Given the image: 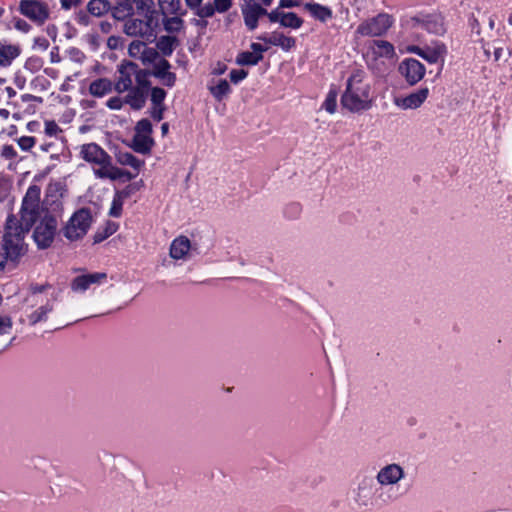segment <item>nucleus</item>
<instances>
[{"mask_svg":"<svg viewBox=\"0 0 512 512\" xmlns=\"http://www.w3.org/2000/svg\"><path fill=\"white\" fill-rule=\"evenodd\" d=\"M262 59V54L243 51L237 55L236 63L240 66H252L258 64Z\"/></svg>","mask_w":512,"mask_h":512,"instance_id":"28","label":"nucleus"},{"mask_svg":"<svg viewBox=\"0 0 512 512\" xmlns=\"http://www.w3.org/2000/svg\"><path fill=\"white\" fill-rule=\"evenodd\" d=\"M259 40L273 46H279L285 51H289L296 44V40L293 37L285 36L282 33H272L270 37L259 36Z\"/></svg>","mask_w":512,"mask_h":512,"instance_id":"20","label":"nucleus"},{"mask_svg":"<svg viewBox=\"0 0 512 512\" xmlns=\"http://www.w3.org/2000/svg\"><path fill=\"white\" fill-rule=\"evenodd\" d=\"M429 95V89L427 87L420 88L419 90L410 93L405 97H397L394 99V104L404 110L417 109L427 99Z\"/></svg>","mask_w":512,"mask_h":512,"instance_id":"16","label":"nucleus"},{"mask_svg":"<svg viewBox=\"0 0 512 512\" xmlns=\"http://www.w3.org/2000/svg\"><path fill=\"white\" fill-rule=\"evenodd\" d=\"M91 220L92 217L88 209H79L71 216L63 228V235L70 241L81 239L86 235L91 225Z\"/></svg>","mask_w":512,"mask_h":512,"instance_id":"7","label":"nucleus"},{"mask_svg":"<svg viewBox=\"0 0 512 512\" xmlns=\"http://www.w3.org/2000/svg\"><path fill=\"white\" fill-rule=\"evenodd\" d=\"M115 20L122 22V31L128 35V0H116V5L111 8Z\"/></svg>","mask_w":512,"mask_h":512,"instance_id":"21","label":"nucleus"},{"mask_svg":"<svg viewBox=\"0 0 512 512\" xmlns=\"http://www.w3.org/2000/svg\"><path fill=\"white\" fill-rule=\"evenodd\" d=\"M370 84L365 80L362 70L354 71L347 80L346 90L341 97V104L351 112L368 110L372 106Z\"/></svg>","mask_w":512,"mask_h":512,"instance_id":"2","label":"nucleus"},{"mask_svg":"<svg viewBox=\"0 0 512 512\" xmlns=\"http://www.w3.org/2000/svg\"><path fill=\"white\" fill-rule=\"evenodd\" d=\"M160 7L163 11L169 13H176L180 7V0H158Z\"/></svg>","mask_w":512,"mask_h":512,"instance_id":"38","label":"nucleus"},{"mask_svg":"<svg viewBox=\"0 0 512 512\" xmlns=\"http://www.w3.org/2000/svg\"><path fill=\"white\" fill-rule=\"evenodd\" d=\"M391 25V16L381 13L370 20L362 22L357 27V33L362 36H381L391 27Z\"/></svg>","mask_w":512,"mask_h":512,"instance_id":"11","label":"nucleus"},{"mask_svg":"<svg viewBox=\"0 0 512 512\" xmlns=\"http://www.w3.org/2000/svg\"><path fill=\"white\" fill-rule=\"evenodd\" d=\"M152 124L148 119H141L135 126V134L130 142V148L140 154H149L154 146Z\"/></svg>","mask_w":512,"mask_h":512,"instance_id":"8","label":"nucleus"},{"mask_svg":"<svg viewBox=\"0 0 512 512\" xmlns=\"http://www.w3.org/2000/svg\"><path fill=\"white\" fill-rule=\"evenodd\" d=\"M15 28L19 31L27 33L31 26L23 19H17L14 24Z\"/></svg>","mask_w":512,"mask_h":512,"instance_id":"54","label":"nucleus"},{"mask_svg":"<svg viewBox=\"0 0 512 512\" xmlns=\"http://www.w3.org/2000/svg\"><path fill=\"white\" fill-rule=\"evenodd\" d=\"M132 174L130 173V180L132 179ZM143 186V181L140 179L138 181L131 182L130 181V194L134 191L139 190Z\"/></svg>","mask_w":512,"mask_h":512,"instance_id":"59","label":"nucleus"},{"mask_svg":"<svg viewBox=\"0 0 512 512\" xmlns=\"http://www.w3.org/2000/svg\"><path fill=\"white\" fill-rule=\"evenodd\" d=\"M210 92L217 100H222L230 92V85L225 79H221L216 86L210 88Z\"/></svg>","mask_w":512,"mask_h":512,"instance_id":"31","label":"nucleus"},{"mask_svg":"<svg viewBox=\"0 0 512 512\" xmlns=\"http://www.w3.org/2000/svg\"><path fill=\"white\" fill-rule=\"evenodd\" d=\"M372 477H363L355 490L354 501L360 508H371L377 505H386L397 499V497L388 491H382V488Z\"/></svg>","mask_w":512,"mask_h":512,"instance_id":"4","label":"nucleus"},{"mask_svg":"<svg viewBox=\"0 0 512 512\" xmlns=\"http://www.w3.org/2000/svg\"><path fill=\"white\" fill-rule=\"evenodd\" d=\"M232 6V0H214L213 3H207L203 6V9L199 10L198 17L210 18L215 12L225 13Z\"/></svg>","mask_w":512,"mask_h":512,"instance_id":"19","label":"nucleus"},{"mask_svg":"<svg viewBox=\"0 0 512 512\" xmlns=\"http://www.w3.org/2000/svg\"><path fill=\"white\" fill-rule=\"evenodd\" d=\"M178 44V40L175 36H161L157 41V49L164 55V56H170L175 46Z\"/></svg>","mask_w":512,"mask_h":512,"instance_id":"26","label":"nucleus"},{"mask_svg":"<svg viewBox=\"0 0 512 512\" xmlns=\"http://www.w3.org/2000/svg\"><path fill=\"white\" fill-rule=\"evenodd\" d=\"M159 78L168 87H172L175 84V81H176V75L174 73H172V72H167V73L163 74Z\"/></svg>","mask_w":512,"mask_h":512,"instance_id":"50","label":"nucleus"},{"mask_svg":"<svg viewBox=\"0 0 512 512\" xmlns=\"http://www.w3.org/2000/svg\"><path fill=\"white\" fill-rule=\"evenodd\" d=\"M20 214L21 218L18 219L19 222L31 228L39 218V205L23 199Z\"/></svg>","mask_w":512,"mask_h":512,"instance_id":"18","label":"nucleus"},{"mask_svg":"<svg viewBox=\"0 0 512 512\" xmlns=\"http://www.w3.org/2000/svg\"><path fill=\"white\" fill-rule=\"evenodd\" d=\"M406 477L405 469L398 463H388L382 466L376 476L377 484L382 488V491L391 490L393 487H398L399 483Z\"/></svg>","mask_w":512,"mask_h":512,"instance_id":"9","label":"nucleus"},{"mask_svg":"<svg viewBox=\"0 0 512 512\" xmlns=\"http://www.w3.org/2000/svg\"><path fill=\"white\" fill-rule=\"evenodd\" d=\"M323 107L324 109L333 114L335 111H336V108H337V95L335 92H329V94L327 95L325 101H324V104H323Z\"/></svg>","mask_w":512,"mask_h":512,"instance_id":"39","label":"nucleus"},{"mask_svg":"<svg viewBox=\"0 0 512 512\" xmlns=\"http://www.w3.org/2000/svg\"><path fill=\"white\" fill-rule=\"evenodd\" d=\"M128 60L123 59L118 67V72L120 73V77L118 81L115 83V90L118 92H124L128 90Z\"/></svg>","mask_w":512,"mask_h":512,"instance_id":"29","label":"nucleus"},{"mask_svg":"<svg viewBox=\"0 0 512 512\" xmlns=\"http://www.w3.org/2000/svg\"><path fill=\"white\" fill-rule=\"evenodd\" d=\"M111 9L108 0H90L87 4V10L90 14L100 17Z\"/></svg>","mask_w":512,"mask_h":512,"instance_id":"27","label":"nucleus"},{"mask_svg":"<svg viewBox=\"0 0 512 512\" xmlns=\"http://www.w3.org/2000/svg\"><path fill=\"white\" fill-rule=\"evenodd\" d=\"M35 45L39 46L43 50H46L49 47V42L44 37H38L35 39Z\"/></svg>","mask_w":512,"mask_h":512,"instance_id":"60","label":"nucleus"},{"mask_svg":"<svg viewBox=\"0 0 512 512\" xmlns=\"http://www.w3.org/2000/svg\"><path fill=\"white\" fill-rule=\"evenodd\" d=\"M107 237H108V234H106V232L104 234L98 232V233H96L94 235V242L95 243H100L101 241H103Z\"/></svg>","mask_w":512,"mask_h":512,"instance_id":"64","label":"nucleus"},{"mask_svg":"<svg viewBox=\"0 0 512 512\" xmlns=\"http://www.w3.org/2000/svg\"><path fill=\"white\" fill-rule=\"evenodd\" d=\"M79 3H80V0H61L62 8L66 9V10L77 6Z\"/></svg>","mask_w":512,"mask_h":512,"instance_id":"58","label":"nucleus"},{"mask_svg":"<svg viewBox=\"0 0 512 512\" xmlns=\"http://www.w3.org/2000/svg\"><path fill=\"white\" fill-rule=\"evenodd\" d=\"M148 95V91L143 88H133L130 85V107L133 109H141Z\"/></svg>","mask_w":512,"mask_h":512,"instance_id":"25","label":"nucleus"},{"mask_svg":"<svg viewBox=\"0 0 512 512\" xmlns=\"http://www.w3.org/2000/svg\"><path fill=\"white\" fill-rule=\"evenodd\" d=\"M35 144L34 137L31 136H22L18 140V145L24 151L30 150Z\"/></svg>","mask_w":512,"mask_h":512,"instance_id":"44","label":"nucleus"},{"mask_svg":"<svg viewBox=\"0 0 512 512\" xmlns=\"http://www.w3.org/2000/svg\"><path fill=\"white\" fill-rule=\"evenodd\" d=\"M124 103H128V95L124 98L112 97L107 101V106L112 110H119Z\"/></svg>","mask_w":512,"mask_h":512,"instance_id":"42","label":"nucleus"},{"mask_svg":"<svg viewBox=\"0 0 512 512\" xmlns=\"http://www.w3.org/2000/svg\"><path fill=\"white\" fill-rule=\"evenodd\" d=\"M280 24L283 27L298 29L302 26L303 20L294 12L282 13Z\"/></svg>","mask_w":512,"mask_h":512,"instance_id":"30","label":"nucleus"},{"mask_svg":"<svg viewBox=\"0 0 512 512\" xmlns=\"http://www.w3.org/2000/svg\"><path fill=\"white\" fill-rule=\"evenodd\" d=\"M55 145L53 143H45L43 145H41V150L47 152V153H51L50 155V158L51 159H58L59 158V154L55 151L54 149Z\"/></svg>","mask_w":512,"mask_h":512,"instance_id":"53","label":"nucleus"},{"mask_svg":"<svg viewBox=\"0 0 512 512\" xmlns=\"http://www.w3.org/2000/svg\"><path fill=\"white\" fill-rule=\"evenodd\" d=\"M299 3L295 0H280L279 8H292L298 6Z\"/></svg>","mask_w":512,"mask_h":512,"instance_id":"57","label":"nucleus"},{"mask_svg":"<svg viewBox=\"0 0 512 512\" xmlns=\"http://www.w3.org/2000/svg\"><path fill=\"white\" fill-rule=\"evenodd\" d=\"M242 14L247 28L255 30L258 26V19L267 14V10L258 3H250L242 9Z\"/></svg>","mask_w":512,"mask_h":512,"instance_id":"17","label":"nucleus"},{"mask_svg":"<svg viewBox=\"0 0 512 512\" xmlns=\"http://www.w3.org/2000/svg\"><path fill=\"white\" fill-rule=\"evenodd\" d=\"M21 100L23 102H30V101H37L39 103L42 102V98L41 97H38V96H34V95H31V94H23L21 96Z\"/></svg>","mask_w":512,"mask_h":512,"instance_id":"61","label":"nucleus"},{"mask_svg":"<svg viewBox=\"0 0 512 512\" xmlns=\"http://www.w3.org/2000/svg\"><path fill=\"white\" fill-rule=\"evenodd\" d=\"M123 44L124 39L118 36H110L107 41V46L112 50L122 47Z\"/></svg>","mask_w":512,"mask_h":512,"instance_id":"47","label":"nucleus"},{"mask_svg":"<svg viewBox=\"0 0 512 512\" xmlns=\"http://www.w3.org/2000/svg\"><path fill=\"white\" fill-rule=\"evenodd\" d=\"M164 29L169 32H179L183 28V20L179 17L167 18L164 21Z\"/></svg>","mask_w":512,"mask_h":512,"instance_id":"34","label":"nucleus"},{"mask_svg":"<svg viewBox=\"0 0 512 512\" xmlns=\"http://www.w3.org/2000/svg\"><path fill=\"white\" fill-rule=\"evenodd\" d=\"M61 128L55 121H46L45 122V133L49 136H56L59 132H61Z\"/></svg>","mask_w":512,"mask_h":512,"instance_id":"46","label":"nucleus"},{"mask_svg":"<svg viewBox=\"0 0 512 512\" xmlns=\"http://www.w3.org/2000/svg\"><path fill=\"white\" fill-rule=\"evenodd\" d=\"M166 97V92L164 89L159 87H154L151 90V102L153 105L163 106V101Z\"/></svg>","mask_w":512,"mask_h":512,"instance_id":"37","label":"nucleus"},{"mask_svg":"<svg viewBox=\"0 0 512 512\" xmlns=\"http://www.w3.org/2000/svg\"><path fill=\"white\" fill-rule=\"evenodd\" d=\"M1 155L5 159H14L17 156V152L12 145H4Z\"/></svg>","mask_w":512,"mask_h":512,"instance_id":"49","label":"nucleus"},{"mask_svg":"<svg viewBox=\"0 0 512 512\" xmlns=\"http://www.w3.org/2000/svg\"><path fill=\"white\" fill-rule=\"evenodd\" d=\"M113 84L109 79L100 78L93 81L89 86V92L95 97H102L112 91Z\"/></svg>","mask_w":512,"mask_h":512,"instance_id":"23","label":"nucleus"},{"mask_svg":"<svg viewBox=\"0 0 512 512\" xmlns=\"http://www.w3.org/2000/svg\"><path fill=\"white\" fill-rule=\"evenodd\" d=\"M283 12H279L278 9H275V10H272L271 12H268L267 11V14H265L270 22H280V19H281V15H282Z\"/></svg>","mask_w":512,"mask_h":512,"instance_id":"56","label":"nucleus"},{"mask_svg":"<svg viewBox=\"0 0 512 512\" xmlns=\"http://www.w3.org/2000/svg\"><path fill=\"white\" fill-rule=\"evenodd\" d=\"M248 73L244 69H233L230 74V80L233 83H238L239 81L245 79L247 77Z\"/></svg>","mask_w":512,"mask_h":512,"instance_id":"45","label":"nucleus"},{"mask_svg":"<svg viewBox=\"0 0 512 512\" xmlns=\"http://www.w3.org/2000/svg\"><path fill=\"white\" fill-rule=\"evenodd\" d=\"M144 165V160H140L136 158L135 156L130 154V167L136 170L137 172L139 169Z\"/></svg>","mask_w":512,"mask_h":512,"instance_id":"55","label":"nucleus"},{"mask_svg":"<svg viewBox=\"0 0 512 512\" xmlns=\"http://www.w3.org/2000/svg\"><path fill=\"white\" fill-rule=\"evenodd\" d=\"M164 106L153 105L151 110V116L156 121H161L163 119Z\"/></svg>","mask_w":512,"mask_h":512,"instance_id":"52","label":"nucleus"},{"mask_svg":"<svg viewBox=\"0 0 512 512\" xmlns=\"http://www.w3.org/2000/svg\"><path fill=\"white\" fill-rule=\"evenodd\" d=\"M89 286L92 284H99L107 278V274L104 272H96L90 274H84Z\"/></svg>","mask_w":512,"mask_h":512,"instance_id":"40","label":"nucleus"},{"mask_svg":"<svg viewBox=\"0 0 512 512\" xmlns=\"http://www.w3.org/2000/svg\"><path fill=\"white\" fill-rule=\"evenodd\" d=\"M85 275L77 276L71 282V289L74 292H84L89 288Z\"/></svg>","mask_w":512,"mask_h":512,"instance_id":"36","label":"nucleus"},{"mask_svg":"<svg viewBox=\"0 0 512 512\" xmlns=\"http://www.w3.org/2000/svg\"><path fill=\"white\" fill-rule=\"evenodd\" d=\"M19 10L31 21L42 25L50 15L48 5L40 0H21Z\"/></svg>","mask_w":512,"mask_h":512,"instance_id":"12","label":"nucleus"},{"mask_svg":"<svg viewBox=\"0 0 512 512\" xmlns=\"http://www.w3.org/2000/svg\"><path fill=\"white\" fill-rule=\"evenodd\" d=\"M29 230L16 216L7 217L3 240L0 242V269L4 268L8 260L15 262L26 253L25 235Z\"/></svg>","mask_w":512,"mask_h":512,"instance_id":"1","label":"nucleus"},{"mask_svg":"<svg viewBox=\"0 0 512 512\" xmlns=\"http://www.w3.org/2000/svg\"><path fill=\"white\" fill-rule=\"evenodd\" d=\"M39 197H40V190L37 186H31L27 190L24 199L27 201H31L34 203H37L39 205Z\"/></svg>","mask_w":512,"mask_h":512,"instance_id":"41","label":"nucleus"},{"mask_svg":"<svg viewBox=\"0 0 512 512\" xmlns=\"http://www.w3.org/2000/svg\"><path fill=\"white\" fill-rule=\"evenodd\" d=\"M304 8L311 13V15L321 21L326 22L328 19L332 18V10L318 3H306Z\"/></svg>","mask_w":512,"mask_h":512,"instance_id":"22","label":"nucleus"},{"mask_svg":"<svg viewBox=\"0 0 512 512\" xmlns=\"http://www.w3.org/2000/svg\"><path fill=\"white\" fill-rule=\"evenodd\" d=\"M121 195L118 196V198H114L111 209H110V215L117 217L120 215L121 209H122V202L120 201Z\"/></svg>","mask_w":512,"mask_h":512,"instance_id":"48","label":"nucleus"},{"mask_svg":"<svg viewBox=\"0 0 512 512\" xmlns=\"http://www.w3.org/2000/svg\"><path fill=\"white\" fill-rule=\"evenodd\" d=\"M250 48L252 49L253 53H259V54H262V55H263V52H265L267 50V47H263L259 43H252L250 45Z\"/></svg>","mask_w":512,"mask_h":512,"instance_id":"62","label":"nucleus"},{"mask_svg":"<svg viewBox=\"0 0 512 512\" xmlns=\"http://www.w3.org/2000/svg\"><path fill=\"white\" fill-rule=\"evenodd\" d=\"M20 53V49L16 45L0 43V66H7Z\"/></svg>","mask_w":512,"mask_h":512,"instance_id":"24","label":"nucleus"},{"mask_svg":"<svg viewBox=\"0 0 512 512\" xmlns=\"http://www.w3.org/2000/svg\"><path fill=\"white\" fill-rule=\"evenodd\" d=\"M417 54L428 61L429 63H437L440 60L441 54L439 49H420L417 48Z\"/></svg>","mask_w":512,"mask_h":512,"instance_id":"33","label":"nucleus"},{"mask_svg":"<svg viewBox=\"0 0 512 512\" xmlns=\"http://www.w3.org/2000/svg\"><path fill=\"white\" fill-rule=\"evenodd\" d=\"M203 0H185L187 7L195 12L198 16L199 10L203 9L201 6Z\"/></svg>","mask_w":512,"mask_h":512,"instance_id":"51","label":"nucleus"},{"mask_svg":"<svg viewBox=\"0 0 512 512\" xmlns=\"http://www.w3.org/2000/svg\"><path fill=\"white\" fill-rule=\"evenodd\" d=\"M81 156L85 161L99 165L95 174L100 178L117 180L128 175L124 170L112 166L110 156L95 143L84 144L81 147Z\"/></svg>","mask_w":512,"mask_h":512,"instance_id":"5","label":"nucleus"},{"mask_svg":"<svg viewBox=\"0 0 512 512\" xmlns=\"http://www.w3.org/2000/svg\"><path fill=\"white\" fill-rule=\"evenodd\" d=\"M504 54H505V50L503 48H496L494 51L495 60L498 61V60L502 59Z\"/></svg>","mask_w":512,"mask_h":512,"instance_id":"63","label":"nucleus"},{"mask_svg":"<svg viewBox=\"0 0 512 512\" xmlns=\"http://www.w3.org/2000/svg\"><path fill=\"white\" fill-rule=\"evenodd\" d=\"M56 229V219L52 216L44 217V219L36 226L33 233V238L38 248L46 249L52 244Z\"/></svg>","mask_w":512,"mask_h":512,"instance_id":"10","label":"nucleus"},{"mask_svg":"<svg viewBox=\"0 0 512 512\" xmlns=\"http://www.w3.org/2000/svg\"><path fill=\"white\" fill-rule=\"evenodd\" d=\"M399 72L409 85H415L425 75L424 65L414 58L403 60L399 65Z\"/></svg>","mask_w":512,"mask_h":512,"instance_id":"14","label":"nucleus"},{"mask_svg":"<svg viewBox=\"0 0 512 512\" xmlns=\"http://www.w3.org/2000/svg\"><path fill=\"white\" fill-rule=\"evenodd\" d=\"M158 27L157 12L153 0H142L137 6L136 12L130 13V36H139L141 39L154 42L156 40V28Z\"/></svg>","mask_w":512,"mask_h":512,"instance_id":"3","label":"nucleus"},{"mask_svg":"<svg viewBox=\"0 0 512 512\" xmlns=\"http://www.w3.org/2000/svg\"><path fill=\"white\" fill-rule=\"evenodd\" d=\"M194 250L190 239L185 235H180L171 242L169 257L175 262H187L193 257Z\"/></svg>","mask_w":512,"mask_h":512,"instance_id":"13","label":"nucleus"},{"mask_svg":"<svg viewBox=\"0 0 512 512\" xmlns=\"http://www.w3.org/2000/svg\"><path fill=\"white\" fill-rule=\"evenodd\" d=\"M375 45L377 47V54L381 57H392L394 55V47L393 45L384 40L375 41Z\"/></svg>","mask_w":512,"mask_h":512,"instance_id":"32","label":"nucleus"},{"mask_svg":"<svg viewBox=\"0 0 512 512\" xmlns=\"http://www.w3.org/2000/svg\"><path fill=\"white\" fill-rule=\"evenodd\" d=\"M150 72L147 70H138L135 71V78L138 84L137 88H143L147 91L149 90L150 81H149Z\"/></svg>","mask_w":512,"mask_h":512,"instance_id":"35","label":"nucleus"},{"mask_svg":"<svg viewBox=\"0 0 512 512\" xmlns=\"http://www.w3.org/2000/svg\"><path fill=\"white\" fill-rule=\"evenodd\" d=\"M45 288V286L34 287L32 293L27 298V301L32 303V305H37V308L28 314V320L31 325L48 321L54 311L56 298L45 297L43 295Z\"/></svg>","mask_w":512,"mask_h":512,"instance_id":"6","label":"nucleus"},{"mask_svg":"<svg viewBox=\"0 0 512 512\" xmlns=\"http://www.w3.org/2000/svg\"><path fill=\"white\" fill-rule=\"evenodd\" d=\"M170 67L171 65L166 59H161L156 65L154 75L159 78L163 74L169 72Z\"/></svg>","mask_w":512,"mask_h":512,"instance_id":"43","label":"nucleus"},{"mask_svg":"<svg viewBox=\"0 0 512 512\" xmlns=\"http://www.w3.org/2000/svg\"><path fill=\"white\" fill-rule=\"evenodd\" d=\"M149 42L145 40H133L130 42V57L138 59L143 65H149L158 57V51L155 48L148 47Z\"/></svg>","mask_w":512,"mask_h":512,"instance_id":"15","label":"nucleus"}]
</instances>
